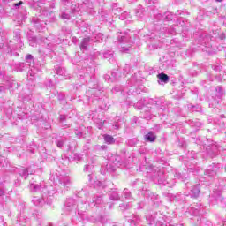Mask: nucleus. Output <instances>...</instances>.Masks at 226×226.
I'll use <instances>...</instances> for the list:
<instances>
[{
	"instance_id": "bb28decb",
	"label": "nucleus",
	"mask_w": 226,
	"mask_h": 226,
	"mask_svg": "<svg viewBox=\"0 0 226 226\" xmlns=\"http://www.w3.org/2000/svg\"><path fill=\"white\" fill-rule=\"evenodd\" d=\"M149 4H156V3L158 2V0H147Z\"/></svg>"
},
{
	"instance_id": "f03ea898",
	"label": "nucleus",
	"mask_w": 226,
	"mask_h": 226,
	"mask_svg": "<svg viewBox=\"0 0 226 226\" xmlns=\"http://www.w3.org/2000/svg\"><path fill=\"white\" fill-rule=\"evenodd\" d=\"M26 63L30 66V70L28 72V74L30 77H34L40 72V69L38 67H35L34 65V58L33 57V55L28 54L26 56Z\"/></svg>"
},
{
	"instance_id": "1a4fd4ad",
	"label": "nucleus",
	"mask_w": 226,
	"mask_h": 226,
	"mask_svg": "<svg viewBox=\"0 0 226 226\" xmlns=\"http://www.w3.org/2000/svg\"><path fill=\"white\" fill-rule=\"evenodd\" d=\"M145 139L149 142H154L156 140V135H154V132H150L145 136Z\"/></svg>"
},
{
	"instance_id": "cd10ccee",
	"label": "nucleus",
	"mask_w": 226,
	"mask_h": 226,
	"mask_svg": "<svg viewBox=\"0 0 226 226\" xmlns=\"http://www.w3.org/2000/svg\"><path fill=\"white\" fill-rule=\"evenodd\" d=\"M192 109L195 110V112H199V110H200V106H192Z\"/></svg>"
},
{
	"instance_id": "a878e982",
	"label": "nucleus",
	"mask_w": 226,
	"mask_h": 226,
	"mask_svg": "<svg viewBox=\"0 0 226 226\" xmlns=\"http://www.w3.org/2000/svg\"><path fill=\"white\" fill-rule=\"evenodd\" d=\"M64 98H65L64 94H58V100H60V102L63 101V100H64Z\"/></svg>"
},
{
	"instance_id": "6e6552de",
	"label": "nucleus",
	"mask_w": 226,
	"mask_h": 226,
	"mask_svg": "<svg viewBox=\"0 0 226 226\" xmlns=\"http://www.w3.org/2000/svg\"><path fill=\"white\" fill-rule=\"evenodd\" d=\"M57 75H60L61 77H64L65 79H68V75L66 74V69L64 67H57L56 69Z\"/></svg>"
},
{
	"instance_id": "f3484780",
	"label": "nucleus",
	"mask_w": 226,
	"mask_h": 226,
	"mask_svg": "<svg viewBox=\"0 0 226 226\" xmlns=\"http://www.w3.org/2000/svg\"><path fill=\"white\" fill-rule=\"evenodd\" d=\"M189 124L190 126H194L195 128H199V126H200V123L199 121H191Z\"/></svg>"
},
{
	"instance_id": "09e8293b",
	"label": "nucleus",
	"mask_w": 226,
	"mask_h": 226,
	"mask_svg": "<svg viewBox=\"0 0 226 226\" xmlns=\"http://www.w3.org/2000/svg\"><path fill=\"white\" fill-rule=\"evenodd\" d=\"M2 138H3V136L0 135V140H1Z\"/></svg>"
},
{
	"instance_id": "4468645a",
	"label": "nucleus",
	"mask_w": 226,
	"mask_h": 226,
	"mask_svg": "<svg viewBox=\"0 0 226 226\" xmlns=\"http://www.w3.org/2000/svg\"><path fill=\"white\" fill-rule=\"evenodd\" d=\"M102 137L105 142H114V138L110 135L104 134Z\"/></svg>"
},
{
	"instance_id": "a211bd4d",
	"label": "nucleus",
	"mask_w": 226,
	"mask_h": 226,
	"mask_svg": "<svg viewBox=\"0 0 226 226\" xmlns=\"http://www.w3.org/2000/svg\"><path fill=\"white\" fill-rule=\"evenodd\" d=\"M96 40L97 41H105V36L102 34H98L96 36Z\"/></svg>"
},
{
	"instance_id": "de8ad7c7",
	"label": "nucleus",
	"mask_w": 226,
	"mask_h": 226,
	"mask_svg": "<svg viewBox=\"0 0 226 226\" xmlns=\"http://www.w3.org/2000/svg\"><path fill=\"white\" fill-rule=\"evenodd\" d=\"M166 19H169V15H166Z\"/></svg>"
},
{
	"instance_id": "ea45409f",
	"label": "nucleus",
	"mask_w": 226,
	"mask_h": 226,
	"mask_svg": "<svg viewBox=\"0 0 226 226\" xmlns=\"http://www.w3.org/2000/svg\"><path fill=\"white\" fill-rule=\"evenodd\" d=\"M109 57H114V55L112 53H110Z\"/></svg>"
},
{
	"instance_id": "c85d7f7f",
	"label": "nucleus",
	"mask_w": 226,
	"mask_h": 226,
	"mask_svg": "<svg viewBox=\"0 0 226 226\" xmlns=\"http://www.w3.org/2000/svg\"><path fill=\"white\" fill-rule=\"evenodd\" d=\"M136 107H138L139 110H142V109H144V106H140V102H137Z\"/></svg>"
},
{
	"instance_id": "aec40b11",
	"label": "nucleus",
	"mask_w": 226,
	"mask_h": 226,
	"mask_svg": "<svg viewBox=\"0 0 226 226\" xmlns=\"http://www.w3.org/2000/svg\"><path fill=\"white\" fill-rule=\"evenodd\" d=\"M213 70H215V72H222V70L223 69V66L222 65H214Z\"/></svg>"
},
{
	"instance_id": "5701e85b",
	"label": "nucleus",
	"mask_w": 226,
	"mask_h": 226,
	"mask_svg": "<svg viewBox=\"0 0 226 226\" xmlns=\"http://www.w3.org/2000/svg\"><path fill=\"white\" fill-rule=\"evenodd\" d=\"M23 4H24V2L19 1V3L13 4V7L19 8V6H22Z\"/></svg>"
},
{
	"instance_id": "58836bf2",
	"label": "nucleus",
	"mask_w": 226,
	"mask_h": 226,
	"mask_svg": "<svg viewBox=\"0 0 226 226\" xmlns=\"http://www.w3.org/2000/svg\"><path fill=\"white\" fill-rule=\"evenodd\" d=\"M221 38H222V40H223V38H225V34H222V35L221 36Z\"/></svg>"
},
{
	"instance_id": "2f4dec72",
	"label": "nucleus",
	"mask_w": 226,
	"mask_h": 226,
	"mask_svg": "<svg viewBox=\"0 0 226 226\" xmlns=\"http://www.w3.org/2000/svg\"><path fill=\"white\" fill-rule=\"evenodd\" d=\"M44 0H35L34 3H36L37 4H41V3H43Z\"/></svg>"
},
{
	"instance_id": "8fccbe9b",
	"label": "nucleus",
	"mask_w": 226,
	"mask_h": 226,
	"mask_svg": "<svg viewBox=\"0 0 226 226\" xmlns=\"http://www.w3.org/2000/svg\"><path fill=\"white\" fill-rule=\"evenodd\" d=\"M111 75H112V77H115V76H114V73H112Z\"/></svg>"
},
{
	"instance_id": "9b49d317",
	"label": "nucleus",
	"mask_w": 226,
	"mask_h": 226,
	"mask_svg": "<svg viewBox=\"0 0 226 226\" xmlns=\"http://www.w3.org/2000/svg\"><path fill=\"white\" fill-rule=\"evenodd\" d=\"M136 17H138V19H142V17H144V10L140 5L136 10Z\"/></svg>"
},
{
	"instance_id": "0eeeda50",
	"label": "nucleus",
	"mask_w": 226,
	"mask_h": 226,
	"mask_svg": "<svg viewBox=\"0 0 226 226\" xmlns=\"http://www.w3.org/2000/svg\"><path fill=\"white\" fill-rule=\"evenodd\" d=\"M91 41V39L89 37H86L82 40L80 44L81 50H87V45H89V42Z\"/></svg>"
},
{
	"instance_id": "a18cd8bd",
	"label": "nucleus",
	"mask_w": 226,
	"mask_h": 226,
	"mask_svg": "<svg viewBox=\"0 0 226 226\" xmlns=\"http://www.w3.org/2000/svg\"><path fill=\"white\" fill-rule=\"evenodd\" d=\"M114 91H117V87H115V88H114Z\"/></svg>"
},
{
	"instance_id": "49530a36",
	"label": "nucleus",
	"mask_w": 226,
	"mask_h": 226,
	"mask_svg": "<svg viewBox=\"0 0 226 226\" xmlns=\"http://www.w3.org/2000/svg\"><path fill=\"white\" fill-rule=\"evenodd\" d=\"M168 20H172V18L168 19Z\"/></svg>"
},
{
	"instance_id": "f257e3e1",
	"label": "nucleus",
	"mask_w": 226,
	"mask_h": 226,
	"mask_svg": "<svg viewBox=\"0 0 226 226\" xmlns=\"http://www.w3.org/2000/svg\"><path fill=\"white\" fill-rule=\"evenodd\" d=\"M117 43L120 52H128L133 47V41L128 34L119 33Z\"/></svg>"
},
{
	"instance_id": "e433bc0d",
	"label": "nucleus",
	"mask_w": 226,
	"mask_h": 226,
	"mask_svg": "<svg viewBox=\"0 0 226 226\" xmlns=\"http://www.w3.org/2000/svg\"><path fill=\"white\" fill-rule=\"evenodd\" d=\"M219 102L217 100L215 101V105H218Z\"/></svg>"
},
{
	"instance_id": "39448f33",
	"label": "nucleus",
	"mask_w": 226,
	"mask_h": 226,
	"mask_svg": "<svg viewBox=\"0 0 226 226\" xmlns=\"http://www.w3.org/2000/svg\"><path fill=\"white\" fill-rule=\"evenodd\" d=\"M41 41H42L47 47H50L49 41H52V43H57V41L54 40V35H49L48 38H41Z\"/></svg>"
},
{
	"instance_id": "393cba45",
	"label": "nucleus",
	"mask_w": 226,
	"mask_h": 226,
	"mask_svg": "<svg viewBox=\"0 0 226 226\" xmlns=\"http://www.w3.org/2000/svg\"><path fill=\"white\" fill-rule=\"evenodd\" d=\"M92 93H95L94 96L98 97L101 92L100 90H96V88H93Z\"/></svg>"
},
{
	"instance_id": "4c0bfd02",
	"label": "nucleus",
	"mask_w": 226,
	"mask_h": 226,
	"mask_svg": "<svg viewBox=\"0 0 226 226\" xmlns=\"http://www.w3.org/2000/svg\"><path fill=\"white\" fill-rule=\"evenodd\" d=\"M145 117V119H151V117Z\"/></svg>"
},
{
	"instance_id": "7c9ffc66",
	"label": "nucleus",
	"mask_w": 226,
	"mask_h": 226,
	"mask_svg": "<svg viewBox=\"0 0 226 226\" xmlns=\"http://www.w3.org/2000/svg\"><path fill=\"white\" fill-rule=\"evenodd\" d=\"M72 43H77V41H79V39H77V37H72Z\"/></svg>"
},
{
	"instance_id": "6ab92c4d",
	"label": "nucleus",
	"mask_w": 226,
	"mask_h": 226,
	"mask_svg": "<svg viewBox=\"0 0 226 226\" xmlns=\"http://www.w3.org/2000/svg\"><path fill=\"white\" fill-rule=\"evenodd\" d=\"M61 19H63L64 20H69L70 19V14L66 13V12H63L61 14Z\"/></svg>"
},
{
	"instance_id": "f8f14e48",
	"label": "nucleus",
	"mask_w": 226,
	"mask_h": 226,
	"mask_svg": "<svg viewBox=\"0 0 226 226\" xmlns=\"http://www.w3.org/2000/svg\"><path fill=\"white\" fill-rule=\"evenodd\" d=\"M216 96L217 98H222V96H223V94H225V92L223 91V88L222 87H218L216 89Z\"/></svg>"
},
{
	"instance_id": "dca6fc26",
	"label": "nucleus",
	"mask_w": 226,
	"mask_h": 226,
	"mask_svg": "<svg viewBox=\"0 0 226 226\" xmlns=\"http://www.w3.org/2000/svg\"><path fill=\"white\" fill-rule=\"evenodd\" d=\"M120 20H125V19H130V13L124 12L119 16Z\"/></svg>"
},
{
	"instance_id": "2eb2a0df",
	"label": "nucleus",
	"mask_w": 226,
	"mask_h": 226,
	"mask_svg": "<svg viewBox=\"0 0 226 226\" xmlns=\"http://www.w3.org/2000/svg\"><path fill=\"white\" fill-rule=\"evenodd\" d=\"M30 47H38V43L36 42V38L33 37L29 39Z\"/></svg>"
},
{
	"instance_id": "ddd939ff",
	"label": "nucleus",
	"mask_w": 226,
	"mask_h": 226,
	"mask_svg": "<svg viewBox=\"0 0 226 226\" xmlns=\"http://www.w3.org/2000/svg\"><path fill=\"white\" fill-rule=\"evenodd\" d=\"M82 130H84V127H81L80 130L75 131V134L79 139H80L81 137H86V132H82Z\"/></svg>"
},
{
	"instance_id": "20e7f679",
	"label": "nucleus",
	"mask_w": 226,
	"mask_h": 226,
	"mask_svg": "<svg viewBox=\"0 0 226 226\" xmlns=\"http://www.w3.org/2000/svg\"><path fill=\"white\" fill-rule=\"evenodd\" d=\"M19 100H22L23 102H29V100H32L33 98V94H31V92L25 93V94H20L19 95Z\"/></svg>"
},
{
	"instance_id": "c03bdc74",
	"label": "nucleus",
	"mask_w": 226,
	"mask_h": 226,
	"mask_svg": "<svg viewBox=\"0 0 226 226\" xmlns=\"http://www.w3.org/2000/svg\"><path fill=\"white\" fill-rule=\"evenodd\" d=\"M18 40H20V35H17Z\"/></svg>"
},
{
	"instance_id": "9d476101",
	"label": "nucleus",
	"mask_w": 226,
	"mask_h": 226,
	"mask_svg": "<svg viewBox=\"0 0 226 226\" xmlns=\"http://www.w3.org/2000/svg\"><path fill=\"white\" fill-rule=\"evenodd\" d=\"M157 77L159 80H161V82H164V84H167V82H169V76L163 72L158 74Z\"/></svg>"
},
{
	"instance_id": "423d86ee",
	"label": "nucleus",
	"mask_w": 226,
	"mask_h": 226,
	"mask_svg": "<svg viewBox=\"0 0 226 226\" xmlns=\"http://www.w3.org/2000/svg\"><path fill=\"white\" fill-rule=\"evenodd\" d=\"M72 0H62V6H71V10L72 11H79V9L73 7V2H70Z\"/></svg>"
},
{
	"instance_id": "7ed1b4c3",
	"label": "nucleus",
	"mask_w": 226,
	"mask_h": 226,
	"mask_svg": "<svg viewBox=\"0 0 226 226\" xmlns=\"http://www.w3.org/2000/svg\"><path fill=\"white\" fill-rule=\"evenodd\" d=\"M32 22L34 27L39 32L43 31V29H45V26H47V23H45V21L39 20L38 18H33Z\"/></svg>"
},
{
	"instance_id": "473e14b6",
	"label": "nucleus",
	"mask_w": 226,
	"mask_h": 226,
	"mask_svg": "<svg viewBox=\"0 0 226 226\" xmlns=\"http://www.w3.org/2000/svg\"><path fill=\"white\" fill-rule=\"evenodd\" d=\"M65 117L64 115H60V121H64Z\"/></svg>"
},
{
	"instance_id": "3c124183",
	"label": "nucleus",
	"mask_w": 226,
	"mask_h": 226,
	"mask_svg": "<svg viewBox=\"0 0 226 226\" xmlns=\"http://www.w3.org/2000/svg\"><path fill=\"white\" fill-rule=\"evenodd\" d=\"M59 144H60V143L57 144L58 147H59Z\"/></svg>"
},
{
	"instance_id": "c756f323",
	"label": "nucleus",
	"mask_w": 226,
	"mask_h": 226,
	"mask_svg": "<svg viewBox=\"0 0 226 226\" xmlns=\"http://www.w3.org/2000/svg\"><path fill=\"white\" fill-rule=\"evenodd\" d=\"M104 79L105 80H112V77H110L109 75H105Z\"/></svg>"
},
{
	"instance_id": "412c9836",
	"label": "nucleus",
	"mask_w": 226,
	"mask_h": 226,
	"mask_svg": "<svg viewBox=\"0 0 226 226\" xmlns=\"http://www.w3.org/2000/svg\"><path fill=\"white\" fill-rule=\"evenodd\" d=\"M19 67H18V72H22L26 68V64L20 63V64H19Z\"/></svg>"
},
{
	"instance_id": "37998d69",
	"label": "nucleus",
	"mask_w": 226,
	"mask_h": 226,
	"mask_svg": "<svg viewBox=\"0 0 226 226\" xmlns=\"http://www.w3.org/2000/svg\"><path fill=\"white\" fill-rule=\"evenodd\" d=\"M116 119H117V121H119L120 117H117Z\"/></svg>"
},
{
	"instance_id": "79ce46f5",
	"label": "nucleus",
	"mask_w": 226,
	"mask_h": 226,
	"mask_svg": "<svg viewBox=\"0 0 226 226\" xmlns=\"http://www.w3.org/2000/svg\"><path fill=\"white\" fill-rule=\"evenodd\" d=\"M215 1H217V3H222V1H223V0H215Z\"/></svg>"
},
{
	"instance_id": "c9c22d12",
	"label": "nucleus",
	"mask_w": 226,
	"mask_h": 226,
	"mask_svg": "<svg viewBox=\"0 0 226 226\" xmlns=\"http://www.w3.org/2000/svg\"><path fill=\"white\" fill-rule=\"evenodd\" d=\"M158 17H159V20H162V14H158Z\"/></svg>"
},
{
	"instance_id": "4be33fe9",
	"label": "nucleus",
	"mask_w": 226,
	"mask_h": 226,
	"mask_svg": "<svg viewBox=\"0 0 226 226\" xmlns=\"http://www.w3.org/2000/svg\"><path fill=\"white\" fill-rule=\"evenodd\" d=\"M219 80L221 82H222V80H226V73L225 72H222V74H220Z\"/></svg>"
},
{
	"instance_id": "72a5a7b5",
	"label": "nucleus",
	"mask_w": 226,
	"mask_h": 226,
	"mask_svg": "<svg viewBox=\"0 0 226 226\" xmlns=\"http://www.w3.org/2000/svg\"><path fill=\"white\" fill-rule=\"evenodd\" d=\"M3 91H4V87L0 86V93L3 92Z\"/></svg>"
},
{
	"instance_id": "b1692460",
	"label": "nucleus",
	"mask_w": 226,
	"mask_h": 226,
	"mask_svg": "<svg viewBox=\"0 0 226 226\" xmlns=\"http://www.w3.org/2000/svg\"><path fill=\"white\" fill-rule=\"evenodd\" d=\"M119 128H121V125L117 123H115L113 124V130H119Z\"/></svg>"
},
{
	"instance_id": "a19ab883",
	"label": "nucleus",
	"mask_w": 226,
	"mask_h": 226,
	"mask_svg": "<svg viewBox=\"0 0 226 226\" xmlns=\"http://www.w3.org/2000/svg\"><path fill=\"white\" fill-rule=\"evenodd\" d=\"M87 132H91V127H87Z\"/></svg>"
},
{
	"instance_id": "f704fd0d",
	"label": "nucleus",
	"mask_w": 226,
	"mask_h": 226,
	"mask_svg": "<svg viewBox=\"0 0 226 226\" xmlns=\"http://www.w3.org/2000/svg\"><path fill=\"white\" fill-rule=\"evenodd\" d=\"M104 57H105L106 59H109V53H105V54H104Z\"/></svg>"
}]
</instances>
